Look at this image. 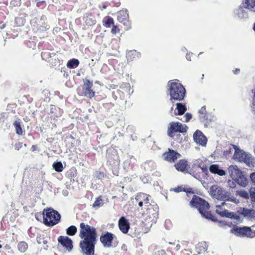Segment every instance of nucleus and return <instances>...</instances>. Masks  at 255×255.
<instances>
[{"instance_id":"nucleus-1","label":"nucleus","mask_w":255,"mask_h":255,"mask_svg":"<svg viewBox=\"0 0 255 255\" xmlns=\"http://www.w3.org/2000/svg\"><path fill=\"white\" fill-rule=\"evenodd\" d=\"M79 243L81 252L83 255H94L98 234L96 229L85 223L80 224Z\"/></svg>"},{"instance_id":"nucleus-2","label":"nucleus","mask_w":255,"mask_h":255,"mask_svg":"<svg viewBox=\"0 0 255 255\" xmlns=\"http://www.w3.org/2000/svg\"><path fill=\"white\" fill-rule=\"evenodd\" d=\"M189 204L191 207L197 208L202 216L205 218L213 221L217 220L216 217L212 215L211 212L209 211V204L205 199L194 195Z\"/></svg>"},{"instance_id":"nucleus-3","label":"nucleus","mask_w":255,"mask_h":255,"mask_svg":"<svg viewBox=\"0 0 255 255\" xmlns=\"http://www.w3.org/2000/svg\"><path fill=\"white\" fill-rule=\"evenodd\" d=\"M168 91L170 101H182L184 99L186 90L184 86L177 80H170L168 82Z\"/></svg>"},{"instance_id":"nucleus-4","label":"nucleus","mask_w":255,"mask_h":255,"mask_svg":"<svg viewBox=\"0 0 255 255\" xmlns=\"http://www.w3.org/2000/svg\"><path fill=\"white\" fill-rule=\"evenodd\" d=\"M210 190L212 196L218 200L236 202V198L230 192L217 185L211 186Z\"/></svg>"},{"instance_id":"nucleus-5","label":"nucleus","mask_w":255,"mask_h":255,"mask_svg":"<svg viewBox=\"0 0 255 255\" xmlns=\"http://www.w3.org/2000/svg\"><path fill=\"white\" fill-rule=\"evenodd\" d=\"M228 171L231 177L238 184L245 187L248 183V180L237 165H230Z\"/></svg>"},{"instance_id":"nucleus-6","label":"nucleus","mask_w":255,"mask_h":255,"mask_svg":"<svg viewBox=\"0 0 255 255\" xmlns=\"http://www.w3.org/2000/svg\"><path fill=\"white\" fill-rule=\"evenodd\" d=\"M43 213H45L44 224L46 226L52 227L60 222L61 215L57 211L48 208L44 209Z\"/></svg>"},{"instance_id":"nucleus-7","label":"nucleus","mask_w":255,"mask_h":255,"mask_svg":"<svg viewBox=\"0 0 255 255\" xmlns=\"http://www.w3.org/2000/svg\"><path fill=\"white\" fill-rule=\"evenodd\" d=\"M188 127L185 124H183L179 122L170 123L167 128V135L173 138L177 132L185 134L187 132Z\"/></svg>"},{"instance_id":"nucleus-8","label":"nucleus","mask_w":255,"mask_h":255,"mask_svg":"<svg viewBox=\"0 0 255 255\" xmlns=\"http://www.w3.org/2000/svg\"><path fill=\"white\" fill-rule=\"evenodd\" d=\"M93 84L88 79H86L81 87L77 89L78 94L81 96H84L92 99L95 95V93L92 89Z\"/></svg>"},{"instance_id":"nucleus-9","label":"nucleus","mask_w":255,"mask_h":255,"mask_svg":"<svg viewBox=\"0 0 255 255\" xmlns=\"http://www.w3.org/2000/svg\"><path fill=\"white\" fill-rule=\"evenodd\" d=\"M145 210L144 213L147 215L149 220L151 222V225L153 223H155L158 218L159 208L157 205L154 203L151 205H148L147 207L145 208Z\"/></svg>"},{"instance_id":"nucleus-10","label":"nucleus","mask_w":255,"mask_h":255,"mask_svg":"<svg viewBox=\"0 0 255 255\" xmlns=\"http://www.w3.org/2000/svg\"><path fill=\"white\" fill-rule=\"evenodd\" d=\"M235 149V153L233 157L235 159L241 162H244L247 164H250L252 162V158L250 154H247L244 151L241 150L237 145H232Z\"/></svg>"},{"instance_id":"nucleus-11","label":"nucleus","mask_w":255,"mask_h":255,"mask_svg":"<svg viewBox=\"0 0 255 255\" xmlns=\"http://www.w3.org/2000/svg\"><path fill=\"white\" fill-rule=\"evenodd\" d=\"M231 231L236 235L242 237L253 238L255 237V231H253L250 227L246 226L243 227H235L231 230Z\"/></svg>"},{"instance_id":"nucleus-12","label":"nucleus","mask_w":255,"mask_h":255,"mask_svg":"<svg viewBox=\"0 0 255 255\" xmlns=\"http://www.w3.org/2000/svg\"><path fill=\"white\" fill-rule=\"evenodd\" d=\"M116 236L112 233L106 232L102 233L100 237V241L105 248H111L113 245L112 243Z\"/></svg>"},{"instance_id":"nucleus-13","label":"nucleus","mask_w":255,"mask_h":255,"mask_svg":"<svg viewBox=\"0 0 255 255\" xmlns=\"http://www.w3.org/2000/svg\"><path fill=\"white\" fill-rule=\"evenodd\" d=\"M117 19L125 26V30H128L130 27V22L129 20V16L128 10L123 9L117 13Z\"/></svg>"},{"instance_id":"nucleus-14","label":"nucleus","mask_w":255,"mask_h":255,"mask_svg":"<svg viewBox=\"0 0 255 255\" xmlns=\"http://www.w3.org/2000/svg\"><path fill=\"white\" fill-rule=\"evenodd\" d=\"M164 159L171 163L175 162L178 158H179L181 155L178 152L168 148V151L163 154Z\"/></svg>"},{"instance_id":"nucleus-15","label":"nucleus","mask_w":255,"mask_h":255,"mask_svg":"<svg viewBox=\"0 0 255 255\" xmlns=\"http://www.w3.org/2000/svg\"><path fill=\"white\" fill-rule=\"evenodd\" d=\"M57 240L58 243L69 252L72 250L73 248V241L68 237L60 236L58 238Z\"/></svg>"},{"instance_id":"nucleus-16","label":"nucleus","mask_w":255,"mask_h":255,"mask_svg":"<svg viewBox=\"0 0 255 255\" xmlns=\"http://www.w3.org/2000/svg\"><path fill=\"white\" fill-rule=\"evenodd\" d=\"M118 226L120 231L125 234L128 233L130 228L129 223L125 217L120 218L118 221Z\"/></svg>"},{"instance_id":"nucleus-17","label":"nucleus","mask_w":255,"mask_h":255,"mask_svg":"<svg viewBox=\"0 0 255 255\" xmlns=\"http://www.w3.org/2000/svg\"><path fill=\"white\" fill-rule=\"evenodd\" d=\"M194 141L202 146H205L207 143V138L203 133L200 130H197L193 134Z\"/></svg>"},{"instance_id":"nucleus-18","label":"nucleus","mask_w":255,"mask_h":255,"mask_svg":"<svg viewBox=\"0 0 255 255\" xmlns=\"http://www.w3.org/2000/svg\"><path fill=\"white\" fill-rule=\"evenodd\" d=\"M176 169L182 172H187L190 168L187 160L186 159H180L174 164Z\"/></svg>"},{"instance_id":"nucleus-19","label":"nucleus","mask_w":255,"mask_h":255,"mask_svg":"<svg viewBox=\"0 0 255 255\" xmlns=\"http://www.w3.org/2000/svg\"><path fill=\"white\" fill-rule=\"evenodd\" d=\"M239 213L244 217L252 220L255 219V210L254 209H248L245 208H240Z\"/></svg>"},{"instance_id":"nucleus-20","label":"nucleus","mask_w":255,"mask_h":255,"mask_svg":"<svg viewBox=\"0 0 255 255\" xmlns=\"http://www.w3.org/2000/svg\"><path fill=\"white\" fill-rule=\"evenodd\" d=\"M211 173L215 174H218L220 176H223L226 174V172L221 169L217 164H212L209 167Z\"/></svg>"},{"instance_id":"nucleus-21","label":"nucleus","mask_w":255,"mask_h":255,"mask_svg":"<svg viewBox=\"0 0 255 255\" xmlns=\"http://www.w3.org/2000/svg\"><path fill=\"white\" fill-rule=\"evenodd\" d=\"M149 196L146 194L140 193L139 194H138L136 196L135 199L136 201H139L140 200H142L144 204L145 208L147 207L148 205L151 204V203H150L149 202Z\"/></svg>"},{"instance_id":"nucleus-22","label":"nucleus","mask_w":255,"mask_h":255,"mask_svg":"<svg viewBox=\"0 0 255 255\" xmlns=\"http://www.w3.org/2000/svg\"><path fill=\"white\" fill-rule=\"evenodd\" d=\"M199 117L202 122L208 123V116L206 111V106H203L199 111Z\"/></svg>"},{"instance_id":"nucleus-23","label":"nucleus","mask_w":255,"mask_h":255,"mask_svg":"<svg viewBox=\"0 0 255 255\" xmlns=\"http://www.w3.org/2000/svg\"><path fill=\"white\" fill-rule=\"evenodd\" d=\"M225 205V202L222 203L221 205H217L215 212L222 217H229V213L228 211L225 209H223L222 206Z\"/></svg>"},{"instance_id":"nucleus-24","label":"nucleus","mask_w":255,"mask_h":255,"mask_svg":"<svg viewBox=\"0 0 255 255\" xmlns=\"http://www.w3.org/2000/svg\"><path fill=\"white\" fill-rule=\"evenodd\" d=\"M16 133L18 135H23L25 133L24 130L22 128L21 123L19 121H15L13 124Z\"/></svg>"},{"instance_id":"nucleus-25","label":"nucleus","mask_w":255,"mask_h":255,"mask_svg":"<svg viewBox=\"0 0 255 255\" xmlns=\"http://www.w3.org/2000/svg\"><path fill=\"white\" fill-rule=\"evenodd\" d=\"M244 7L255 12V0H246Z\"/></svg>"},{"instance_id":"nucleus-26","label":"nucleus","mask_w":255,"mask_h":255,"mask_svg":"<svg viewBox=\"0 0 255 255\" xmlns=\"http://www.w3.org/2000/svg\"><path fill=\"white\" fill-rule=\"evenodd\" d=\"M176 109L177 110V113H176V112H175V114L176 115H182L187 110V108L185 105L179 103H177L176 104Z\"/></svg>"},{"instance_id":"nucleus-27","label":"nucleus","mask_w":255,"mask_h":255,"mask_svg":"<svg viewBox=\"0 0 255 255\" xmlns=\"http://www.w3.org/2000/svg\"><path fill=\"white\" fill-rule=\"evenodd\" d=\"M79 65V61L77 59H72L68 61L67 63V66L69 68L73 69L77 67Z\"/></svg>"},{"instance_id":"nucleus-28","label":"nucleus","mask_w":255,"mask_h":255,"mask_svg":"<svg viewBox=\"0 0 255 255\" xmlns=\"http://www.w3.org/2000/svg\"><path fill=\"white\" fill-rule=\"evenodd\" d=\"M28 244L24 241L19 242L17 244V249L21 253H25L28 249Z\"/></svg>"},{"instance_id":"nucleus-29","label":"nucleus","mask_w":255,"mask_h":255,"mask_svg":"<svg viewBox=\"0 0 255 255\" xmlns=\"http://www.w3.org/2000/svg\"><path fill=\"white\" fill-rule=\"evenodd\" d=\"M104 25L109 28L114 24V21L112 17L110 16H107L105 17L103 20Z\"/></svg>"},{"instance_id":"nucleus-30","label":"nucleus","mask_w":255,"mask_h":255,"mask_svg":"<svg viewBox=\"0 0 255 255\" xmlns=\"http://www.w3.org/2000/svg\"><path fill=\"white\" fill-rule=\"evenodd\" d=\"M66 234L70 236H74L77 232V229L76 226L74 225L70 226L69 227H68L66 230Z\"/></svg>"},{"instance_id":"nucleus-31","label":"nucleus","mask_w":255,"mask_h":255,"mask_svg":"<svg viewBox=\"0 0 255 255\" xmlns=\"http://www.w3.org/2000/svg\"><path fill=\"white\" fill-rule=\"evenodd\" d=\"M52 166L54 170L58 172H61L64 169L63 164L61 162H54Z\"/></svg>"},{"instance_id":"nucleus-32","label":"nucleus","mask_w":255,"mask_h":255,"mask_svg":"<svg viewBox=\"0 0 255 255\" xmlns=\"http://www.w3.org/2000/svg\"><path fill=\"white\" fill-rule=\"evenodd\" d=\"M236 195L246 199H249L250 197L248 192L244 190L236 191Z\"/></svg>"},{"instance_id":"nucleus-33","label":"nucleus","mask_w":255,"mask_h":255,"mask_svg":"<svg viewBox=\"0 0 255 255\" xmlns=\"http://www.w3.org/2000/svg\"><path fill=\"white\" fill-rule=\"evenodd\" d=\"M103 204V199L101 196H100L98 198H96L95 201L93 204V207L96 208L99 207Z\"/></svg>"},{"instance_id":"nucleus-34","label":"nucleus","mask_w":255,"mask_h":255,"mask_svg":"<svg viewBox=\"0 0 255 255\" xmlns=\"http://www.w3.org/2000/svg\"><path fill=\"white\" fill-rule=\"evenodd\" d=\"M85 23L88 26H92L96 23V20L93 17L87 16L85 19Z\"/></svg>"},{"instance_id":"nucleus-35","label":"nucleus","mask_w":255,"mask_h":255,"mask_svg":"<svg viewBox=\"0 0 255 255\" xmlns=\"http://www.w3.org/2000/svg\"><path fill=\"white\" fill-rule=\"evenodd\" d=\"M192 118V115L191 114L187 113L185 114V115L183 116V118L179 119V120L180 121L183 122H189L190 119Z\"/></svg>"},{"instance_id":"nucleus-36","label":"nucleus","mask_w":255,"mask_h":255,"mask_svg":"<svg viewBox=\"0 0 255 255\" xmlns=\"http://www.w3.org/2000/svg\"><path fill=\"white\" fill-rule=\"evenodd\" d=\"M35 217L38 221H40L42 219V218L44 221V218H45V213H43V211L42 212V213H37L35 215Z\"/></svg>"},{"instance_id":"nucleus-37","label":"nucleus","mask_w":255,"mask_h":255,"mask_svg":"<svg viewBox=\"0 0 255 255\" xmlns=\"http://www.w3.org/2000/svg\"><path fill=\"white\" fill-rule=\"evenodd\" d=\"M183 192L189 194H194L195 191L193 188L190 187H183Z\"/></svg>"},{"instance_id":"nucleus-38","label":"nucleus","mask_w":255,"mask_h":255,"mask_svg":"<svg viewBox=\"0 0 255 255\" xmlns=\"http://www.w3.org/2000/svg\"><path fill=\"white\" fill-rule=\"evenodd\" d=\"M120 32V29L119 27L115 24L112 25V28L111 29V33L113 34H116Z\"/></svg>"},{"instance_id":"nucleus-39","label":"nucleus","mask_w":255,"mask_h":255,"mask_svg":"<svg viewBox=\"0 0 255 255\" xmlns=\"http://www.w3.org/2000/svg\"><path fill=\"white\" fill-rule=\"evenodd\" d=\"M250 197L253 202H255V188H252L250 189Z\"/></svg>"},{"instance_id":"nucleus-40","label":"nucleus","mask_w":255,"mask_h":255,"mask_svg":"<svg viewBox=\"0 0 255 255\" xmlns=\"http://www.w3.org/2000/svg\"><path fill=\"white\" fill-rule=\"evenodd\" d=\"M175 192L179 193L181 191H183V187L182 186H178L177 187H175L172 190Z\"/></svg>"},{"instance_id":"nucleus-41","label":"nucleus","mask_w":255,"mask_h":255,"mask_svg":"<svg viewBox=\"0 0 255 255\" xmlns=\"http://www.w3.org/2000/svg\"><path fill=\"white\" fill-rule=\"evenodd\" d=\"M22 146V143L20 142H18L15 143L14 144V148L17 150H19Z\"/></svg>"},{"instance_id":"nucleus-42","label":"nucleus","mask_w":255,"mask_h":255,"mask_svg":"<svg viewBox=\"0 0 255 255\" xmlns=\"http://www.w3.org/2000/svg\"><path fill=\"white\" fill-rule=\"evenodd\" d=\"M41 56L42 58H44L45 57L48 58L51 57V53L49 52H42Z\"/></svg>"},{"instance_id":"nucleus-43","label":"nucleus","mask_w":255,"mask_h":255,"mask_svg":"<svg viewBox=\"0 0 255 255\" xmlns=\"http://www.w3.org/2000/svg\"><path fill=\"white\" fill-rule=\"evenodd\" d=\"M250 178L252 183L255 185V172H253L251 174Z\"/></svg>"},{"instance_id":"nucleus-44","label":"nucleus","mask_w":255,"mask_h":255,"mask_svg":"<svg viewBox=\"0 0 255 255\" xmlns=\"http://www.w3.org/2000/svg\"><path fill=\"white\" fill-rule=\"evenodd\" d=\"M97 177L102 179L104 177V173L103 172H98L97 173Z\"/></svg>"},{"instance_id":"nucleus-45","label":"nucleus","mask_w":255,"mask_h":255,"mask_svg":"<svg viewBox=\"0 0 255 255\" xmlns=\"http://www.w3.org/2000/svg\"><path fill=\"white\" fill-rule=\"evenodd\" d=\"M240 72V69L239 68H236L234 70H233V73L235 74H238Z\"/></svg>"},{"instance_id":"nucleus-46","label":"nucleus","mask_w":255,"mask_h":255,"mask_svg":"<svg viewBox=\"0 0 255 255\" xmlns=\"http://www.w3.org/2000/svg\"><path fill=\"white\" fill-rule=\"evenodd\" d=\"M5 27V24L1 22L0 23V29H2Z\"/></svg>"},{"instance_id":"nucleus-47","label":"nucleus","mask_w":255,"mask_h":255,"mask_svg":"<svg viewBox=\"0 0 255 255\" xmlns=\"http://www.w3.org/2000/svg\"><path fill=\"white\" fill-rule=\"evenodd\" d=\"M37 149V145H32L31 146V150L32 151H34L36 150Z\"/></svg>"},{"instance_id":"nucleus-48","label":"nucleus","mask_w":255,"mask_h":255,"mask_svg":"<svg viewBox=\"0 0 255 255\" xmlns=\"http://www.w3.org/2000/svg\"><path fill=\"white\" fill-rule=\"evenodd\" d=\"M138 202V205L140 207H142L143 206V202L142 200H140L139 201H137Z\"/></svg>"},{"instance_id":"nucleus-49","label":"nucleus","mask_w":255,"mask_h":255,"mask_svg":"<svg viewBox=\"0 0 255 255\" xmlns=\"http://www.w3.org/2000/svg\"><path fill=\"white\" fill-rule=\"evenodd\" d=\"M18 20H22L21 18L20 17H17L15 18V21H17Z\"/></svg>"},{"instance_id":"nucleus-50","label":"nucleus","mask_w":255,"mask_h":255,"mask_svg":"<svg viewBox=\"0 0 255 255\" xmlns=\"http://www.w3.org/2000/svg\"><path fill=\"white\" fill-rule=\"evenodd\" d=\"M204 76V74H202V79H203Z\"/></svg>"},{"instance_id":"nucleus-51","label":"nucleus","mask_w":255,"mask_h":255,"mask_svg":"<svg viewBox=\"0 0 255 255\" xmlns=\"http://www.w3.org/2000/svg\"><path fill=\"white\" fill-rule=\"evenodd\" d=\"M2 248V245L1 244H0V249H1Z\"/></svg>"},{"instance_id":"nucleus-52","label":"nucleus","mask_w":255,"mask_h":255,"mask_svg":"<svg viewBox=\"0 0 255 255\" xmlns=\"http://www.w3.org/2000/svg\"><path fill=\"white\" fill-rule=\"evenodd\" d=\"M240 10L241 11H242V10H243V8H240Z\"/></svg>"},{"instance_id":"nucleus-53","label":"nucleus","mask_w":255,"mask_h":255,"mask_svg":"<svg viewBox=\"0 0 255 255\" xmlns=\"http://www.w3.org/2000/svg\"><path fill=\"white\" fill-rule=\"evenodd\" d=\"M24 146H27V145H26V143H25V144H24Z\"/></svg>"}]
</instances>
